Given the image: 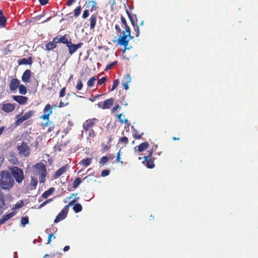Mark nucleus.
Here are the masks:
<instances>
[{
    "instance_id": "1",
    "label": "nucleus",
    "mask_w": 258,
    "mask_h": 258,
    "mask_svg": "<svg viewBox=\"0 0 258 258\" xmlns=\"http://www.w3.org/2000/svg\"><path fill=\"white\" fill-rule=\"evenodd\" d=\"M120 20L121 26L122 28H124V30L122 32L118 24L115 25V29L117 33H120V35L118 37L117 42L119 45L124 46L122 53H124L126 49H130V48L127 47V46L130 40L133 39L134 37L131 35V29L127 24L125 18L121 16Z\"/></svg>"
},
{
    "instance_id": "2",
    "label": "nucleus",
    "mask_w": 258,
    "mask_h": 258,
    "mask_svg": "<svg viewBox=\"0 0 258 258\" xmlns=\"http://www.w3.org/2000/svg\"><path fill=\"white\" fill-rule=\"evenodd\" d=\"M15 182L13 177L7 170L0 171V187L4 190H10L15 185Z\"/></svg>"
},
{
    "instance_id": "3",
    "label": "nucleus",
    "mask_w": 258,
    "mask_h": 258,
    "mask_svg": "<svg viewBox=\"0 0 258 258\" xmlns=\"http://www.w3.org/2000/svg\"><path fill=\"white\" fill-rule=\"evenodd\" d=\"M9 173L13 177V180L20 184L25 179V175L22 169L16 166H9L8 167Z\"/></svg>"
},
{
    "instance_id": "4",
    "label": "nucleus",
    "mask_w": 258,
    "mask_h": 258,
    "mask_svg": "<svg viewBox=\"0 0 258 258\" xmlns=\"http://www.w3.org/2000/svg\"><path fill=\"white\" fill-rule=\"evenodd\" d=\"M36 168V174L39 175V179L40 183H44L46 180L47 174L46 166L42 163L39 162L35 165Z\"/></svg>"
},
{
    "instance_id": "5",
    "label": "nucleus",
    "mask_w": 258,
    "mask_h": 258,
    "mask_svg": "<svg viewBox=\"0 0 258 258\" xmlns=\"http://www.w3.org/2000/svg\"><path fill=\"white\" fill-rule=\"evenodd\" d=\"M17 148L21 156L26 157L29 156L30 149L26 142H23L21 145H18Z\"/></svg>"
},
{
    "instance_id": "6",
    "label": "nucleus",
    "mask_w": 258,
    "mask_h": 258,
    "mask_svg": "<svg viewBox=\"0 0 258 258\" xmlns=\"http://www.w3.org/2000/svg\"><path fill=\"white\" fill-rule=\"evenodd\" d=\"M69 209V205L65 206L61 210L60 213L56 216L54 220V222L57 223L59 221L64 219L67 216Z\"/></svg>"
},
{
    "instance_id": "7",
    "label": "nucleus",
    "mask_w": 258,
    "mask_h": 258,
    "mask_svg": "<svg viewBox=\"0 0 258 258\" xmlns=\"http://www.w3.org/2000/svg\"><path fill=\"white\" fill-rule=\"evenodd\" d=\"M126 13L127 15V16L131 22L132 25L134 27V31L135 32V34L136 37H138L140 35V29L139 26L137 24V23L135 21V20L134 19L133 17L132 16L131 13H130L128 10H126Z\"/></svg>"
},
{
    "instance_id": "8",
    "label": "nucleus",
    "mask_w": 258,
    "mask_h": 258,
    "mask_svg": "<svg viewBox=\"0 0 258 258\" xmlns=\"http://www.w3.org/2000/svg\"><path fill=\"white\" fill-rule=\"evenodd\" d=\"M98 121V119L94 118L92 119H89L85 121L83 123V127L85 132L88 131L90 129L92 128L95 124V122Z\"/></svg>"
},
{
    "instance_id": "9",
    "label": "nucleus",
    "mask_w": 258,
    "mask_h": 258,
    "mask_svg": "<svg viewBox=\"0 0 258 258\" xmlns=\"http://www.w3.org/2000/svg\"><path fill=\"white\" fill-rule=\"evenodd\" d=\"M83 45V42H79L77 44H75L71 41L67 46L68 47L69 54L71 55Z\"/></svg>"
},
{
    "instance_id": "10",
    "label": "nucleus",
    "mask_w": 258,
    "mask_h": 258,
    "mask_svg": "<svg viewBox=\"0 0 258 258\" xmlns=\"http://www.w3.org/2000/svg\"><path fill=\"white\" fill-rule=\"evenodd\" d=\"M44 114L40 117L41 118L48 120L49 119V116L52 112V108L50 105L47 104L45 105L43 109Z\"/></svg>"
},
{
    "instance_id": "11",
    "label": "nucleus",
    "mask_w": 258,
    "mask_h": 258,
    "mask_svg": "<svg viewBox=\"0 0 258 258\" xmlns=\"http://www.w3.org/2000/svg\"><path fill=\"white\" fill-rule=\"evenodd\" d=\"M113 102H114V99L112 98H111L105 100L103 102V105H101V103H98V105L99 107H100L103 109H109L113 105Z\"/></svg>"
},
{
    "instance_id": "12",
    "label": "nucleus",
    "mask_w": 258,
    "mask_h": 258,
    "mask_svg": "<svg viewBox=\"0 0 258 258\" xmlns=\"http://www.w3.org/2000/svg\"><path fill=\"white\" fill-rule=\"evenodd\" d=\"M2 109L7 113L13 111L15 108V105L12 103H4L2 104Z\"/></svg>"
},
{
    "instance_id": "13",
    "label": "nucleus",
    "mask_w": 258,
    "mask_h": 258,
    "mask_svg": "<svg viewBox=\"0 0 258 258\" xmlns=\"http://www.w3.org/2000/svg\"><path fill=\"white\" fill-rule=\"evenodd\" d=\"M32 73L30 70H26L23 73L22 76V80L24 83H29L31 77Z\"/></svg>"
},
{
    "instance_id": "14",
    "label": "nucleus",
    "mask_w": 258,
    "mask_h": 258,
    "mask_svg": "<svg viewBox=\"0 0 258 258\" xmlns=\"http://www.w3.org/2000/svg\"><path fill=\"white\" fill-rule=\"evenodd\" d=\"M13 99L21 105L25 104L28 100V98L27 97L20 95H14L13 96Z\"/></svg>"
},
{
    "instance_id": "15",
    "label": "nucleus",
    "mask_w": 258,
    "mask_h": 258,
    "mask_svg": "<svg viewBox=\"0 0 258 258\" xmlns=\"http://www.w3.org/2000/svg\"><path fill=\"white\" fill-rule=\"evenodd\" d=\"M67 169V165L63 166L61 168H59L58 170L56 171V172L53 175V178L55 179L59 177L60 176H61L62 174H63L64 172H66Z\"/></svg>"
},
{
    "instance_id": "16",
    "label": "nucleus",
    "mask_w": 258,
    "mask_h": 258,
    "mask_svg": "<svg viewBox=\"0 0 258 258\" xmlns=\"http://www.w3.org/2000/svg\"><path fill=\"white\" fill-rule=\"evenodd\" d=\"M19 86V81L17 78L12 79L10 84V89L11 91L16 90Z\"/></svg>"
},
{
    "instance_id": "17",
    "label": "nucleus",
    "mask_w": 258,
    "mask_h": 258,
    "mask_svg": "<svg viewBox=\"0 0 258 258\" xmlns=\"http://www.w3.org/2000/svg\"><path fill=\"white\" fill-rule=\"evenodd\" d=\"M19 65H31L32 63V58L29 57L28 58H23L18 60Z\"/></svg>"
},
{
    "instance_id": "18",
    "label": "nucleus",
    "mask_w": 258,
    "mask_h": 258,
    "mask_svg": "<svg viewBox=\"0 0 258 258\" xmlns=\"http://www.w3.org/2000/svg\"><path fill=\"white\" fill-rule=\"evenodd\" d=\"M16 214V213L12 212L8 214L3 215L1 219H0V225L4 224L6 221L11 218Z\"/></svg>"
},
{
    "instance_id": "19",
    "label": "nucleus",
    "mask_w": 258,
    "mask_h": 258,
    "mask_svg": "<svg viewBox=\"0 0 258 258\" xmlns=\"http://www.w3.org/2000/svg\"><path fill=\"white\" fill-rule=\"evenodd\" d=\"M97 14H92L90 18V29H94L95 27L97 22Z\"/></svg>"
},
{
    "instance_id": "20",
    "label": "nucleus",
    "mask_w": 258,
    "mask_h": 258,
    "mask_svg": "<svg viewBox=\"0 0 258 258\" xmlns=\"http://www.w3.org/2000/svg\"><path fill=\"white\" fill-rule=\"evenodd\" d=\"M59 36L61 43L66 44V46H67L71 41V39L68 34H65L63 36L59 35Z\"/></svg>"
},
{
    "instance_id": "21",
    "label": "nucleus",
    "mask_w": 258,
    "mask_h": 258,
    "mask_svg": "<svg viewBox=\"0 0 258 258\" xmlns=\"http://www.w3.org/2000/svg\"><path fill=\"white\" fill-rule=\"evenodd\" d=\"M131 78L130 77V75L126 74L125 77L124 78L122 83L123 88L125 90H127L128 89V84L131 82Z\"/></svg>"
},
{
    "instance_id": "22",
    "label": "nucleus",
    "mask_w": 258,
    "mask_h": 258,
    "mask_svg": "<svg viewBox=\"0 0 258 258\" xmlns=\"http://www.w3.org/2000/svg\"><path fill=\"white\" fill-rule=\"evenodd\" d=\"M55 188L54 187H51L48 190L45 191L42 195V198L43 199H46L49 196H50L51 195L53 194V192L54 191Z\"/></svg>"
},
{
    "instance_id": "23",
    "label": "nucleus",
    "mask_w": 258,
    "mask_h": 258,
    "mask_svg": "<svg viewBox=\"0 0 258 258\" xmlns=\"http://www.w3.org/2000/svg\"><path fill=\"white\" fill-rule=\"evenodd\" d=\"M92 159L91 158H86L83 159L80 162L79 164H81L84 167L88 166L92 162Z\"/></svg>"
},
{
    "instance_id": "24",
    "label": "nucleus",
    "mask_w": 258,
    "mask_h": 258,
    "mask_svg": "<svg viewBox=\"0 0 258 258\" xmlns=\"http://www.w3.org/2000/svg\"><path fill=\"white\" fill-rule=\"evenodd\" d=\"M6 21V17L4 16L2 10H0V27H5Z\"/></svg>"
},
{
    "instance_id": "25",
    "label": "nucleus",
    "mask_w": 258,
    "mask_h": 258,
    "mask_svg": "<svg viewBox=\"0 0 258 258\" xmlns=\"http://www.w3.org/2000/svg\"><path fill=\"white\" fill-rule=\"evenodd\" d=\"M149 143L148 142H144L140 144L138 147V150L139 152H142L147 149L149 147Z\"/></svg>"
},
{
    "instance_id": "26",
    "label": "nucleus",
    "mask_w": 258,
    "mask_h": 258,
    "mask_svg": "<svg viewBox=\"0 0 258 258\" xmlns=\"http://www.w3.org/2000/svg\"><path fill=\"white\" fill-rule=\"evenodd\" d=\"M56 47V44H54L53 41L48 42L45 45V48L46 50L49 51L51 50Z\"/></svg>"
},
{
    "instance_id": "27",
    "label": "nucleus",
    "mask_w": 258,
    "mask_h": 258,
    "mask_svg": "<svg viewBox=\"0 0 258 258\" xmlns=\"http://www.w3.org/2000/svg\"><path fill=\"white\" fill-rule=\"evenodd\" d=\"M16 117L17 118L15 123L16 126L20 125L23 121L26 120L23 116H21L20 115H17Z\"/></svg>"
},
{
    "instance_id": "28",
    "label": "nucleus",
    "mask_w": 258,
    "mask_h": 258,
    "mask_svg": "<svg viewBox=\"0 0 258 258\" xmlns=\"http://www.w3.org/2000/svg\"><path fill=\"white\" fill-rule=\"evenodd\" d=\"M38 181L36 177H31L30 185L32 189H35L37 185Z\"/></svg>"
},
{
    "instance_id": "29",
    "label": "nucleus",
    "mask_w": 258,
    "mask_h": 258,
    "mask_svg": "<svg viewBox=\"0 0 258 258\" xmlns=\"http://www.w3.org/2000/svg\"><path fill=\"white\" fill-rule=\"evenodd\" d=\"M155 158H150L146 162V165L148 168H153L155 167L154 160Z\"/></svg>"
},
{
    "instance_id": "30",
    "label": "nucleus",
    "mask_w": 258,
    "mask_h": 258,
    "mask_svg": "<svg viewBox=\"0 0 258 258\" xmlns=\"http://www.w3.org/2000/svg\"><path fill=\"white\" fill-rule=\"evenodd\" d=\"M82 206L79 203H76L74 205L73 209L76 213L80 212L82 210Z\"/></svg>"
},
{
    "instance_id": "31",
    "label": "nucleus",
    "mask_w": 258,
    "mask_h": 258,
    "mask_svg": "<svg viewBox=\"0 0 258 258\" xmlns=\"http://www.w3.org/2000/svg\"><path fill=\"white\" fill-rule=\"evenodd\" d=\"M44 125H46L48 126V128L47 129V132L48 133L51 132L54 127V125L53 123V122L51 121H49V120H47V122L45 124H44Z\"/></svg>"
},
{
    "instance_id": "32",
    "label": "nucleus",
    "mask_w": 258,
    "mask_h": 258,
    "mask_svg": "<svg viewBox=\"0 0 258 258\" xmlns=\"http://www.w3.org/2000/svg\"><path fill=\"white\" fill-rule=\"evenodd\" d=\"M113 158L107 157L106 156H103L101 158L99 161V164L101 165L105 164L110 159H112Z\"/></svg>"
},
{
    "instance_id": "33",
    "label": "nucleus",
    "mask_w": 258,
    "mask_h": 258,
    "mask_svg": "<svg viewBox=\"0 0 258 258\" xmlns=\"http://www.w3.org/2000/svg\"><path fill=\"white\" fill-rule=\"evenodd\" d=\"M9 162L10 163L15 165H18L19 164V161L17 158L15 157L14 155L10 156V158L9 159Z\"/></svg>"
},
{
    "instance_id": "34",
    "label": "nucleus",
    "mask_w": 258,
    "mask_h": 258,
    "mask_svg": "<svg viewBox=\"0 0 258 258\" xmlns=\"http://www.w3.org/2000/svg\"><path fill=\"white\" fill-rule=\"evenodd\" d=\"M19 92L20 94L25 95L27 93V89L24 85H20L19 86Z\"/></svg>"
},
{
    "instance_id": "35",
    "label": "nucleus",
    "mask_w": 258,
    "mask_h": 258,
    "mask_svg": "<svg viewBox=\"0 0 258 258\" xmlns=\"http://www.w3.org/2000/svg\"><path fill=\"white\" fill-rule=\"evenodd\" d=\"M82 8L81 6H79L74 10V16L78 17L81 14Z\"/></svg>"
},
{
    "instance_id": "36",
    "label": "nucleus",
    "mask_w": 258,
    "mask_h": 258,
    "mask_svg": "<svg viewBox=\"0 0 258 258\" xmlns=\"http://www.w3.org/2000/svg\"><path fill=\"white\" fill-rule=\"evenodd\" d=\"M33 114H34V111L30 110V111H27V112H26L24 114V115L23 116L25 118V120H27V119H29L30 118H31L33 115Z\"/></svg>"
},
{
    "instance_id": "37",
    "label": "nucleus",
    "mask_w": 258,
    "mask_h": 258,
    "mask_svg": "<svg viewBox=\"0 0 258 258\" xmlns=\"http://www.w3.org/2000/svg\"><path fill=\"white\" fill-rule=\"evenodd\" d=\"M96 80L95 77H93L90 79L87 82V86L91 87L94 85L95 82Z\"/></svg>"
},
{
    "instance_id": "38",
    "label": "nucleus",
    "mask_w": 258,
    "mask_h": 258,
    "mask_svg": "<svg viewBox=\"0 0 258 258\" xmlns=\"http://www.w3.org/2000/svg\"><path fill=\"white\" fill-rule=\"evenodd\" d=\"M24 204V203L23 201L21 200V201H19V202L17 203L15 205L14 207H13L12 208V210L21 208L22 207H23Z\"/></svg>"
},
{
    "instance_id": "39",
    "label": "nucleus",
    "mask_w": 258,
    "mask_h": 258,
    "mask_svg": "<svg viewBox=\"0 0 258 258\" xmlns=\"http://www.w3.org/2000/svg\"><path fill=\"white\" fill-rule=\"evenodd\" d=\"M81 183V179L80 177H77L75 179L73 182V187L74 188H76L78 187V186L80 185V184Z\"/></svg>"
},
{
    "instance_id": "40",
    "label": "nucleus",
    "mask_w": 258,
    "mask_h": 258,
    "mask_svg": "<svg viewBox=\"0 0 258 258\" xmlns=\"http://www.w3.org/2000/svg\"><path fill=\"white\" fill-rule=\"evenodd\" d=\"M21 223L23 226L29 223V218L27 216L23 217L21 219Z\"/></svg>"
},
{
    "instance_id": "41",
    "label": "nucleus",
    "mask_w": 258,
    "mask_h": 258,
    "mask_svg": "<svg viewBox=\"0 0 258 258\" xmlns=\"http://www.w3.org/2000/svg\"><path fill=\"white\" fill-rule=\"evenodd\" d=\"M83 86V85L82 81L81 80H78L76 86V89L78 90H81L82 89Z\"/></svg>"
},
{
    "instance_id": "42",
    "label": "nucleus",
    "mask_w": 258,
    "mask_h": 258,
    "mask_svg": "<svg viewBox=\"0 0 258 258\" xmlns=\"http://www.w3.org/2000/svg\"><path fill=\"white\" fill-rule=\"evenodd\" d=\"M119 143H124L125 146L128 143V139L126 137H122L119 139Z\"/></svg>"
},
{
    "instance_id": "43",
    "label": "nucleus",
    "mask_w": 258,
    "mask_h": 258,
    "mask_svg": "<svg viewBox=\"0 0 258 258\" xmlns=\"http://www.w3.org/2000/svg\"><path fill=\"white\" fill-rule=\"evenodd\" d=\"M118 84H119L118 80V79L115 80L113 82L111 91H113L117 87Z\"/></svg>"
},
{
    "instance_id": "44",
    "label": "nucleus",
    "mask_w": 258,
    "mask_h": 258,
    "mask_svg": "<svg viewBox=\"0 0 258 258\" xmlns=\"http://www.w3.org/2000/svg\"><path fill=\"white\" fill-rule=\"evenodd\" d=\"M117 63V61H114L113 62H112V63H110L109 64H108L106 67V68L105 69V71H107V70H109L110 69H111L113 66H114L115 64H116Z\"/></svg>"
},
{
    "instance_id": "45",
    "label": "nucleus",
    "mask_w": 258,
    "mask_h": 258,
    "mask_svg": "<svg viewBox=\"0 0 258 258\" xmlns=\"http://www.w3.org/2000/svg\"><path fill=\"white\" fill-rule=\"evenodd\" d=\"M89 3L92 4L91 11L92 12L93 11H95L97 8L96 6L97 3L94 1H91Z\"/></svg>"
},
{
    "instance_id": "46",
    "label": "nucleus",
    "mask_w": 258,
    "mask_h": 258,
    "mask_svg": "<svg viewBox=\"0 0 258 258\" xmlns=\"http://www.w3.org/2000/svg\"><path fill=\"white\" fill-rule=\"evenodd\" d=\"M52 41L54 44H56V45L57 43H61L59 35H57L54 37L52 39Z\"/></svg>"
},
{
    "instance_id": "47",
    "label": "nucleus",
    "mask_w": 258,
    "mask_h": 258,
    "mask_svg": "<svg viewBox=\"0 0 258 258\" xmlns=\"http://www.w3.org/2000/svg\"><path fill=\"white\" fill-rule=\"evenodd\" d=\"M107 80V78L106 77H103L101 78L100 79H99L98 81V85L101 86L103 83L105 82V81Z\"/></svg>"
},
{
    "instance_id": "48",
    "label": "nucleus",
    "mask_w": 258,
    "mask_h": 258,
    "mask_svg": "<svg viewBox=\"0 0 258 258\" xmlns=\"http://www.w3.org/2000/svg\"><path fill=\"white\" fill-rule=\"evenodd\" d=\"M66 90V87H63L61 89V90L59 92V97L61 98V97H63L65 95Z\"/></svg>"
},
{
    "instance_id": "49",
    "label": "nucleus",
    "mask_w": 258,
    "mask_h": 258,
    "mask_svg": "<svg viewBox=\"0 0 258 258\" xmlns=\"http://www.w3.org/2000/svg\"><path fill=\"white\" fill-rule=\"evenodd\" d=\"M89 16V12L88 10H85L84 11L83 15H82V18L84 19H86L88 16Z\"/></svg>"
},
{
    "instance_id": "50",
    "label": "nucleus",
    "mask_w": 258,
    "mask_h": 258,
    "mask_svg": "<svg viewBox=\"0 0 258 258\" xmlns=\"http://www.w3.org/2000/svg\"><path fill=\"white\" fill-rule=\"evenodd\" d=\"M110 170L108 169L104 170L102 171L101 176L102 177H105L108 175L110 173Z\"/></svg>"
},
{
    "instance_id": "51",
    "label": "nucleus",
    "mask_w": 258,
    "mask_h": 258,
    "mask_svg": "<svg viewBox=\"0 0 258 258\" xmlns=\"http://www.w3.org/2000/svg\"><path fill=\"white\" fill-rule=\"evenodd\" d=\"M52 200L50 199H48L46 201H45V202H44L43 203H42V204H41L39 207H38V209H41L43 207H44L45 205H46L47 204L49 203L50 201H51Z\"/></svg>"
},
{
    "instance_id": "52",
    "label": "nucleus",
    "mask_w": 258,
    "mask_h": 258,
    "mask_svg": "<svg viewBox=\"0 0 258 258\" xmlns=\"http://www.w3.org/2000/svg\"><path fill=\"white\" fill-rule=\"evenodd\" d=\"M135 132H136V134L135 135H134V138H135V139H141L142 136L143 135V133L141 134H138V132L137 131V130H135Z\"/></svg>"
},
{
    "instance_id": "53",
    "label": "nucleus",
    "mask_w": 258,
    "mask_h": 258,
    "mask_svg": "<svg viewBox=\"0 0 258 258\" xmlns=\"http://www.w3.org/2000/svg\"><path fill=\"white\" fill-rule=\"evenodd\" d=\"M89 136L90 137L94 138L96 136V133L93 130H89Z\"/></svg>"
},
{
    "instance_id": "54",
    "label": "nucleus",
    "mask_w": 258,
    "mask_h": 258,
    "mask_svg": "<svg viewBox=\"0 0 258 258\" xmlns=\"http://www.w3.org/2000/svg\"><path fill=\"white\" fill-rule=\"evenodd\" d=\"M79 199V197H75V198L74 200H72L68 205H69V207L73 205L74 203L78 201Z\"/></svg>"
},
{
    "instance_id": "55",
    "label": "nucleus",
    "mask_w": 258,
    "mask_h": 258,
    "mask_svg": "<svg viewBox=\"0 0 258 258\" xmlns=\"http://www.w3.org/2000/svg\"><path fill=\"white\" fill-rule=\"evenodd\" d=\"M121 107L118 105H115L112 109L111 111L112 113L115 112L118 108H120Z\"/></svg>"
},
{
    "instance_id": "56",
    "label": "nucleus",
    "mask_w": 258,
    "mask_h": 258,
    "mask_svg": "<svg viewBox=\"0 0 258 258\" xmlns=\"http://www.w3.org/2000/svg\"><path fill=\"white\" fill-rule=\"evenodd\" d=\"M122 114H119L117 115L118 119H119V121L121 123L122 122H126L127 121V119H125L124 120H122L121 119Z\"/></svg>"
},
{
    "instance_id": "57",
    "label": "nucleus",
    "mask_w": 258,
    "mask_h": 258,
    "mask_svg": "<svg viewBox=\"0 0 258 258\" xmlns=\"http://www.w3.org/2000/svg\"><path fill=\"white\" fill-rule=\"evenodd\" d=\"M5 201L3 200V196H2V198H0V209L3 208V207L5 206Z\"/></svg>"
},
{
    "instance_id": "58",
    "label": "nucleus",
    "mask_w": 258,
    "mask_h": 258,
    "mask_svg": "<svg viewBox=\"0 0 258 258\" xmlns=\"http://www.w3.org/2000/svg\"><path fill=\"white\" fill-rule=\"evenodd\" d=\"M68 104V103H64V102H63L62 101V100H60L59 103V105H58V107L59 108H61V107H63L66 105H67Z\"/></svg>"
},
{
    "instance_id": "59",
    "label": "nucleus",
    "mask_w": 258,
    "mask_h": 258,
    "mask_svg": "<svg viewBox=\"0 0 258 258\" xmlns=\"http://www.w3.org/2000/svg\"><path fill=\"white\" fill-rule=\"evenodd\" d=\"M76 0H68L67 5L68 6H72Z\"/></svg>"
},
{
    "instance_id": "60",
    "label": "nucleus",
    "mask_w": 258,
    "mask_h": 258,
    "mask_svg": "<svg viewBox=\"0 0 258 258\" xmlns=\"http://www.w3.org/2000/svg\"><path fill=\"white\" fill-rule=\"evenodd\" d=\"M39 3L40 5L42 6H44L46 5L48 3V0H39Z\"/></svg>"
},
{
    "instance_id": "61",
    "label": "nucleus",
    "mask_w": 258,
    "mask_h": 258,
    "mask_svg": "<svg viewBox=\"0 0 258 258\" xmlns=\"http://www.w3.org/2000/svg\"><path fill=\"white\" fill-rule=\"evenodd\" d=\"M148 155L150 158H152V154L153 153V149H150L148 151Z\"/></svg>"
},
{
    "instance_id": "62",
    "label": "nucleus",
    "mask_w": 258,
    "mask_h": 258,
    "mask_svg": "<svg viewBox=\"0 0 258 258\" xmlns=\"http://www.w3.org/2000/svg\"><path fill=\"white\" fill-rule=\"evenodd\" d=\"M120 151L118 152V153H117V156H116V161L118 162H120L121 163H122V161H120Z\"/></svg>"
},
{
    "instance_id": "63",
    "label": "nucleus",
    "mask_w": 258,
    "mask_h": 258,
    "mask_svg": "<svg viewBox=\"0 0 258 258\" xmlns=\"http://www.w3.org/2000/svg\"><path fill=\"white\" fill-rule=\"evenodd\" d=\"M102 147H103V149L104 151L108 150L110 148V146H107V145H105L104 144H102Z\"/></svg>"
},
{
    "instance_id": "64",
    "label": "nucleus",
    "mask_w": 258,
    "mask_h": 258,
    "mask_svg": "<svg viewBox=\"0 0 258 258\" xmlns=\"http://www.w3.org/2000/svg\"><path fill=\"white\" fill-rule=\"evenodd\" d=\"M6 128V127L5 126H2L0 127V136L3 134Z\"/></svg>"
}]
</instances>
